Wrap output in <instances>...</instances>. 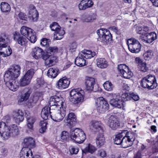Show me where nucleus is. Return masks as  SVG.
Segmentation results:
<instances>
[{
	"mask_svg": "<svg viewBox=\"0 0 158 158\" xmlns=\"http://www.w3.org/2000/svg\"><path fill=\"white\" fill-rule=\"evenodd\" d=\"M20 32L21 34L25 37L14 34V39L17 40L18 43L21 45L25 46L28 42L27 39L33 43L36 41L35 33L32 29L23 26L21 28Z\"/></svg>",
	"mask_w": 158,
	"mask_h": 158,
	"instance_id": "nucleus-1",
	"label": "nucleus"
},
{
	"mask_svg": "<svg viewBox=\"0 0 158 158\" xmlns=\"http://www.w3.org/2000/svg\"><path fill=\"white\" fill-rule=\"evenodd\" d=\"M135 139V134L129 132L127 130L122 131L115 135L113 139L114 144L121 145L124 148L131 146Z\"/></svg>",
	"mask_w": 158,
	"mask_h": 158,
	"instance_id": "nucleus-2",
	"label": "nucleus"
},
{
	"mask_svg": "<svg viewBox=\"0 0 158 158\" xmlns=\"http://www.w3.org/2000/svg\"><path fill=\"white\" fill-rule=\"evenodd\" d=\"M20 73L19 70H8L4 76V81L6 85L13 91H16L19 88V83L15 78H17Z\"/></svg>",
	"mask_w": 158,
	"mask_h": 158,
	"instance_id": "nucleus-3",
	"label": "nucleus"
},
{
	"mask_svg": "<svg viewBox=\"0 0 158 158\" xmlns=\"http://www.w3.org/2000/svg\"><path fill=\"white\" fill-rule=\"evenodd\" d=\"M96 52H92L89 50H84L79 53L78 56L75 59V62L76 64V65L77 66L76 69H78L79 66H83L86 65L85 60L84 58L86 59H91L96 55Z\"/></svg>",
	"mask_w": 158,
	"mask_h": 158,
	"instance_id": "nucleus-4",
	"label": "nucleus"
},
{
	"mask_svg": "<svg viewBox=\"0 0 158 158\" xmlns=\"http://www.w3.org/2000/svg\"><path fill=\"white\" fill-rule=\"evenodd\" d=\"M84 91L81 88L73 89L70 92V101L74 104L77 105L83 101Z\"/></svg>",
	"mask_w": 158,
	"mask_h": 158,
	"instance_id": "nucleus-5",
	"label": "nucleus"
},
{
	"mask_svg": "<svg viewBox=\"0 0 158 158\" xmlns=\"http://www.w3.org/2000/svg\"><path fill=\"white\" fill-rule=\"evenodd\" d=\"M57 51L58 48L56 47L48 48L47 52L43 56V59L45 60V65L50 67L55 64L56 59V57L49 55V53H55L57 52Z\"/></svg>",
	"mask_w": 158,
	"mask_h": 158,
	"instance_id": "nucleus-6",
	"label": "nucleus"
},
{
	"mask_svg": "<svg viewBox=\"0 0 158 158\" xmlns=\"http://www.w3.org/2000/svg\"><path fill=\"white\" fill-rule=\"evenodd\" d=\"M65 108L61 107L56 109L52 107L51 118L54 121L59 122L63 120L65 115Z\"/></svg>",
	"mask_w": 158,
	"mask_h": 158,
	"instance_id": "nucleus-7",
	"label": "nucleus"
},
{
	"mask_svg": "<svg viewBox=\"0 0 158 158\" xmlns=\"http://www.w3.org/2000/svg\"><path fill=\"white\" fill-rule=\"evenodd\" d=\"M141 85L143 88L149 89H153L157 85L155 77L152 75L144 77L141 80Z\"/></svg>",
	"mask_w": 158,
	"mask_h": 158,
	"instance_id": "nucleus-8",
	"label": "nucleus"
},
{
	"mask_svg": "<svg viewBox=\"0 0 158 158\" xmlns=\"http://www.w3.org/2000/svg\"><path fill=\"white\" fill-rule=\"evenodd\" d=\"M71 138L77 143H82L86 139V136L84 132L81 130L76 128L72 130L70 134Z\"/></svg>",
	"mask_w": 158,
	"mask_h": 158,
	"instance_id": "nucleus-9",
	"label": "nucleus"
},
{
	"mask_svg": "<svg viewBox=\"0 0 158 158\" xmlns=\"http://www.w3.org/2000/svg\"><path fill=\"white\" fill-rule=\"evenodd\" d=\"M50 106L53 107L56 109L59 107L66 108V107L65 102L63 101V99L61 96L56 95L53 96L50 98L49 102Z\"/></svg>",
	"mask_w": 158,
	"mask_h": 158,
	"instance_id": "nucleus-10",
	"label": "nucleus"
},
{
	"mask_svg": "<svg viewBox=\"0 0 158 158\" xmlns=\"http://www.w3.org/2000/svg\"><path fill=\"white\" fill-rule=\"evenodd\" d=\"M97 32L99 37V40L105 44L112 40L111 34L107 29H100L97 31Z\"/></svg>",
	"mask_w": 158,
	"mask_h": 158,
	"instance_id": "nucleus-11",
	"label": "nucleus"
},
{
	"mask_svg": "<svg viewBox=\"0 0 158 158\" xmlns=\"http://www.w3.org/2000/svg\"><path fill=\"white\" fill-rule=\"evenodd\" d=\"M97 110L99 113H104L109 109V105L103 97L97 99L96 102Z\"/></svg>",
	"mask_w": 158,
	"mask_h": 158,
	"instance_id": "nucleus-12",
	"label": "nucleus"
},
{
	"mask_svg": "<svg viewBox=\"0 0 158 158\" xmlns=\"http://www.w3.org/2000/svg\"><path fill=\"white\" fill-rule=\"evenodd\" d=\"M0 133L3 139H7L11 135L10 127L3 122H0Z\"/></svg>",
	"mask_w": 158,
	"mask_h": 158,
	"instance_id": "nucleus-13",
	"label": "nucleus"
},
{
	"mask_svg": "<svg viewBox=\"0 0 158 158\" xmlns=\"http://www.w3.org/2000/svg\"><path fill=\"white\" fill-rule=\"evenodd\" d=\"M64 125L70 128L74 126L76 123V117L73 113H69L64 120Z\"/></svg>",
	"mask_w": 158,
	"mask_h": 158,
	"instance_id": "nucleus-14",
	"label": "nucleus"
},
{
	"mask_svg": "<svg viewBox=\"0 0 158 158\" xmlns=\"http://www.w3.org/2000/svg\"><path fill=\"white\" fill-rule=\"evenodd\" d=\"M90 124L91 127L94 131L98 132L99 133L104 132L103 125L101 122L92 120L90 123Z\"/></svg>",
	"mask_w": 158,
	"mask_h": 158,
	"instance_id": "nucleus-15",
	"label": "nucleus"
},
{
	"mask_svg": "<svg viewBox=\"0 0 158 158\" xmlns=\"http://www.w3.org/2000/svg\"><path fill=\"white\" fill-rule=\"evenodd\" d=\"M70 83V79L65 77L60 79L56 83L58 88L63 89L67 88Z\"/></svg>",
	"mask_w": 158,
	"mask_h": 158,
	"instance_id": "nucleus-16",
	"label": "nucleus"
},
{
	"mask_svg": "<svg viewBox=\"0 0 158 158\" xmlns=\"http://www.w3.org/2000/svg\"><path fill=\"white\" fill-rule=\"evenodd\" d=\"M20 158H34L32 151L27 147H23L20 153Z\"/></svg>",
	"mask_w": 158,
	"mask_h": 158,
	"instance_id": "nucleus-17",
	"label": "nucleus"
},
{
	"mask_svg": "<svg viewBox=\"0 0 158 158\" xmlns=\"http://www.w3.org/2000/svg\"><path fill=\"white\" fill-rule=\"evenodd\" d=\"M156 34L154 32H152L148 34L145 33L141 38L143 42L150 44L156 40Z\"/></svg>",
	"mask_w": 158,
	"mask_h": 158,
	"instance_id": "nucleus-18",
	"label": "nucleus"
},
{
	"mask_svg": "<svg viewBox=\"0 0 158 158\" xmlns=\"http://www.w3.org/2000/svg\"><path fill=\"white\" fill-rule=\"evenodd\" d=\"M38 13L35 6L31 5L28 9V17L33 21H36Z\"/></svg>",
	"mask_w": 158,
	"mask_h": 158,
	"instance_id": "nucleus-19",
	"label": "nucleus"
},
{
	"mask_svg": "<svg viewBox=\"0 0 158 158\" xmlns=\"http://www.w3.org/2000/svg\"><path fill=\"white\" fill-rule=\"evenodd\" d=\"M108 124L109 126L113 130H116L120 125L119 121L115 117L112 115L109 118Z\"/></svg>",
	"mask_w": 158,
	"mask_h": 158,
	"instance_id": "nucleus-20",
	"label": "nucleus"
},
{
	"mask_svg": "<svg viewBox=\"0 0 158 158\" xmlns=\"http://www.w3.org/2000/svg\"><path fill=\"white\" fill-rule=\"evenodd\" d=\"M52 111V106L49 107L48 106H45L42 109L41 115L43 118L46 120L48 118V117H51V115L52 113H51Z\"/></svg>",
	"mask_w": 158,
	"mask_h": 158,
	"instance_id": "nucleus-21",
	"label": "nucleus"
},
{
	"mask_svg": "<svg viewBox=\"0 0 158 158\" xmlns=\"http://www.w3.org/2000/svg\"><path fill=\"white\" fill-rule=\"evenodd\" d=\"M95 84V79L94 78L86 77L85 78V85L87 90L91 91Z\"/></svg>",
	"mask_w": 158,
	"mask_h": 158,
	"instance_id": "nucleus-22",
	"label": "nucleus"
},
{
	"mask_svg": "<svg viewBox=\"0 0 158 158\" xmlns=\"http://www.w3.org/2000/svg\"><path fill=\"white\" fill-rule=\"evenodd\" d=\"M24 113L22 110H18L13 112V117L16 122H22L24 119Z\"/></svg>",
	"mask_w": 158,
	"mask_h": 158,
	"instance_id": "nucleus-23",
	"label": "nucleus"
},
{
	"mask_svg": "<svg viewBox=\"0 0 158 158\" xmlns=\"http://www.w3.org/2000/svg\"><path fill=\"white\" fill-rule=\"evenodd\" d=\"M96 143L97 147L100 148L105 143V139L104 132L98 133L96 138Z\"/></svg>",
	"mask_w": 158,
	"mask_h": 158,
	"instance_id": "nucleus-24",
	"label": "nucleus"
},
{
	"mask_svg": "<svg viewBox=\"0 0 158 158\" xmlns=\"http://www.w3.org/2000/svg\"><path fill=\"white\" fill-rule=\"evenodd\" d=\"M43 51L41 48L39 47L34 48L31 52L33 57L35 59H37L41 57L43 53Z\"/></svg>",
	"mask_w": 158,
	"mask_h": 158,
	"instance_id": "nucleus-25",
	"label": "nucleus"
},
{
	"mask_svg": "<svg viewBox=\"0 0 158 158\" xmlns=\"http://www.w3.org/2000/svg\"><path fill=\"white\" fill-rule=\"evenodd\" d=\"M26 119L27 123L26 126L27 128L30 130H33V125L35 122V118L33 117L29 116L28 114L26 116Z\"/></svg>",
	"mask_w": 158,
	"mask_h": 158,
	"instance_id": "nucleus-26",
	"label": "nucleus"
},
{
	"mask_svg": "<svg viewBox=\"0 0 158 158\" xmlns=\"http://www.w3.org/2000/svg\"><path fill=\"white\" fill-rule=\"evenodd\" d=\"M96 62L97 66L100 69H105L108 66L107 62L104 58H98L97 59Z\"/></svg>",
	"mask_w": 158,
	"mask_h": 158,
	"instance_id": "nucleus-27",
	"label": "nucleus"
},
{
	"mask_svg": "<svg viewBox=\"0 0 158 158\" xmlns=\"http://www.w3.org/2000/svg\"><path fill=\"white\" fill-rule=\"evenodd\" d=\"M110 104L114 106L121 108L123 106V102L122 100L117 98H113L110 102Z\"/></svg>",
	"mask_w": 158,
	"mask_h": 158,
	"instance_id": "nucleus-28",
	"label": "nucleus"
},
{
	"mask_svg": "<svg viewBox=\"0 0 158 158\" xmlns=\"http://www.w3.org/2000/svg\"><path fill=\"white\" fill-rule=\"evenodd\" d=\"M23 143L25 146L29 147V148H33L35 145V141L31 137L25 138L24 139Z\"/></svg>",
	"mask_w": 158,
	"mask_h": 158,
	"instance_id": "nucleus-29",
	"label": "nucleus"
},
{
	"mask_svg": "<svg viewBox=\"0 0 158 158\" xmlns=\"http://www.w3.org/2000/svg\"><path fill=\"white\" fill-rule=\"evenodd\" d=\"M65 33L64 30L61 28L60 29L54 33V37L56 40L62 39Z\"/></svg>",
	"mask_w": 158,
	"mask_h": 158,
	"instance_id": "nucleus-30",
	"label": "nucleus"
},
{
	"mask_svg": "<svg viewBox=\"0 0 158 158\" xmlns=\"http://www.w3.org/2000/svg\"><path fill=\"white\" fill-rule=\"evenodd\" d=\"M141 49V45L139 43H136L134 45H131V47L128 48L129 50L132 53H137L139 52Z\"/></svg>",
	"mask_w": 158,
	"mask_h": 158,
	"instance_id": "nucleus-31",
	"label": "nucleus"
},
{
	"mask_svg": "<svg viewBox=\"0 0 158 158\" xmlns=\"http://www.w3.org/2000/svg\"><path fill=\"white\" fill-rule=\"evenodd\" d=\"M120 72L125 78H130L133 75V73L130 70H119Z\"/></svg>",
	"mask_w": 158,
	"mask_h": 158,
	"instance_id": "nucleus-32",
	"label": "nucleus"
},
{
	"mask_svg": "<svg viewBox=\"0 0 158 158\" xmlns=\"http://www.w3.org/2000/svg\"><path fill=\"white\" fill-rule=\"evenodd\" d=\"M135 61L138 64L139 68L143 69H145L146 67V64L145 62H143L142 60L139 57H136L135 59Z\"/></svg>",
	"mask_w": 158,
	"mask_h": 158,
	"instance_id": "nucleus-33",
	"label": "nucleus"
},
{
	"mask_svg": "<svg viewBox=\"0 0 158 158\" xmlns=\"http://www.w3.org/2000/svg\"><path fill=\"white\" fill-rule=\"evenodd\" d=\"M96 150V148L94 146L90 144H89L87 147L82 150V152L83 154L84 153L86 154L87 152L93 153Z\"/></svg>",
	"mask_w": 158,
	"mask_h": 158,
	"instance_id": "nucleus-34",
	"label": "nucleus"
},
{
	"mask_svg": "<svg viewBox=\"0 0 158 158\" xmlns=\"http://www.w3.org/2000/svg\"><path fill=\"white\" fill-rule=\"evenodd\" d=\"M1 9L2 12H7L10 11V7L7 3L2 2L1 4Z\"/></svg>",
	"mask_w": 158,
	"mask_h": 158,
	"instance_id": "nucleus-35",
	"label": "nucleus"
},
{
	"mask_svg": "<svg viewBox=\"0 0 158 158\" xmlns=\"http://www.w3.org/2000/svg\"><path fill=\"white\" fill-rule=\"evenodd\" d=\"M94 19L92 15H90L88 14L83 15L82 17V20L85 22H90L94 20Z\"/></svg>",
	"mask_w": 158,
	"mask_h": 158,
	"instance_id": "nucleus-36",
	"label": "nucleus"
},
{
	"mask_svg": "<svg viewBox=\"0 0 158 158\" xmlns=\"http://www.w3.org/2000/svg\"><path fill=\"white\" fill-rule=\"evenodd\" d=\"M10 127L11 135L15 136L19 134V129L16 125L13 124Z\"/></svg>",
	"mask_w": 158,
	"mask_h": 158,
	"instance_id": "nucleus-37",
	"label": "nucleus"
},
{
	"mask_svg": "<svg viewBox=\"0 0 158 158\" xmlns=\"http://www.w3.org/2000/svg\"><path fill=\"white\" fill-rule=\"evenodd\" d=\"M5 51V52H0V56L3 57H6L10 55L12 53L11 48L8 46L6 47Z\"/></svg>",
	"mask_w": 158,
	"mask_h": 158,
	"instance_id": "nucleus-38",
	"label": "nucleus"
},
{
	"mask_svg": "<svg viewBox=\"0 0 158 158\" xmlns=\"http://www.w3.org/2000/svg\"><path fill=\"white\" fill-rule=\"evenodd\" d=\"M57 70H48L47 73L48 76L51 78H54L58 75V73Z\"/></svg>",
	"mask_w": 158,
	"mask_h": 158,
	"instance_id": "nucleus-39",
	"label": "nucleus"
},
{
	"mask_svg": "<svg viewBox=\"0 0 158 158\" xmlns=\"http://www.w3.org/2000/svg\"><path fill=\"white\" fill-rule=\"evenodd\" d=\"M30 94V92L29 90L22 94L19 100V102H22L24 101H26L28 98Z\"/></svg>",
	"mask_w": 158,
	"mask_h": 158,
	"instance_id": "nucleus-40",
	"label": "nucleus"
},
{
	"mask_svg": "<svg viewBox=\"0 0 158 158\" xmlns=\"http://www.w3.org/2000/svg\"><path fill=\"white\" fill-rule=\"evenodd\" d=\"M103 86L104 89L108 91H112L114 87L112 83L108 81H106L103 84Z\"/></svg>",
	"mask_w": 158,
	"mask_h": 158,
	"instance_id": "nucleus-41",
	"label": "nucleus"
},
{
	"mask_svg": "<svg viewBox=\"0 0 158 158\" xmlns=\"http://www.w3.org/2000/svg\"><path fill=\"white\" fill-rule=\"evenodd\" d=\"M35 72V70H28L24 76L31 80Z\"/></svg>",
	"mask_w": 158,
	"mask_h": 158,
	"instance_id": "nucleus-42",
	"label": "nucleus"
},
{
	"mask_svg": "<svg viewBox=\"0 0 158 158\" xmlns=\"http://www.w3.org/2000/svg\"><path fill=\"white\" fill-rule=\"evenodd\" d=\"M31 80L27 77H25L24 76L20 80V85L22 86H25L28 85L30 81Z\"/></svg>",
	"mask_w": 158,
	"mask_h": 158,
	"instance_id": "nucleus-43",
	"label": "nucleus"
},
{
	"mask_svg": "<svg viewBox=\"0 0 158 158\" xmlns=\"http://www.w3.org/2000/svg\"><path fill=\"white\" fill-rule=\"evenodd\" d=\"M153 53L152 51L148 50L143 54V56L145 60H149L152 58L153 56Z\"/></svg>",
	"mask_w": 158,
	"mask_h": 158,
	"instance_id": "nucleus-44",
	"label": "nucleus"
},
{
	"mask_svg": "<svg viewBox=\"0 0 158 158\" xmlns=\"http://www.w3.org/2000/svg\"><path fill=\"white\" fill-rule=\"evenodd\" d=\"M40 128L39 130V132L41 133L44 132L46 129L47 123L44 121H41L40 124Z\"/></svg>",
	"mask_w": 158,
	"mask_h": 158,
	"instance_id": "nucleus-45",
	"label": "nucleus"
},
{
	"mask_svg": "<svg viewBox=\"0 0 158 158\" xmlns=\"http://www.w3.org/2000/svg\"><path fill=\"white\" fill-rule=\"evenodd\" d=\"M139 43V42L138 40L134 38L129 39L127 40V41L128 48L131 47V45H134L136 43L137 44Z\"/></svg>",
	"mask_w": 158,
	"mask_h": 158,
	"instance_id": "nucleus-46",
	"label": "nucleus"
},
{
	"mask_svg": "<svg viewBox=\"0 0 158 158\" xmlns=\"http://www.w3.org/2000/svg\"><path fill=\"white\" fill-rule=\"evenodd\" d=\"M50 28L52 31L55 32L57 31L58 30L61 28L60 26L58 25L56 22H53L50 25Z\"/></svg>",
	"mask_w": 158,
	"mask_h": 158,
	"instance_id": "nucleus-47",
	"label": "nucleus"
},
{
	"mask_svg": "<svg viewBox=\"0 0 158 158\" xmlns=\"http://www.w3.org/2000/svg\"><path fill=\"white\" fill-rule=\"evenodd\" d=\"M37 83L35 84V87L38 88L43 85L44 83V81L42 78H38L37 79Z\"/></svg>",
	"mask_w": 158,
	"mask_h": 158,
	"instance_id": "nucleus-48",
	"label": "nucleus"
},
{
	"mask_svg": "<svg viewBox=\"0 0 158 158\" xmlns=\"http://www.w3.org/2000/svg\"><path fill=\"white\" fill-rule=\"evenodd\" d=\"M82 1L86 9L92 7L93 5V2L91 0H82Z\"/></svg>",
	"mask_w": 158,
	"mask_h": 158,
	"instance_id": "nucleus-49",
	"label": "nucleus"
},
{
	"mask_svg": "<svg viewBox=\"0 0 158 158\" xmlns=\"http://www.w3.org/2000/svg\"><path fill=\"white\" fill-rule=\"evenodd\" d=\"M130 94L125 92L122 95L121 97L123 102V101H126L130 100Z\"/></svg>",
	"mask_w": 158,
	"mask_h": 158,
	"instance_id": "nucleus-50",
	"label": "nucleus"
},
{
	"mask_svg": "<svg viewBox=\"0 0 158 158\" xmlns=\"http://www.w3.org/2000/svg\"><path fill=\"white\" fill-rule=\"evenodd\" d=\"M49 40L46 38H43L40 42V44L43 46L47 47L49 44Z\"/></svg>",
	"mask_w": 158,
	"mask_h": 158,
	"instance_id": "nucleus-51",
	"label": "nucleus"
},
{
	"mask_svg": "<svg viewBox=\"0 0 158 158\" xmlns=\"http://www.w3.org/2000/svg\"><path fill=\"white\" fill-rule=\"evenodd\" d=\"M69 151L71 154H76L78 152V149L76 148L73 146H71L70 147Z\"/></svg>",
	"mask_w": 158,
	"mask_h": 158,
	"instance_id": "nucleus-52",
	"label": "nucleus"
},
{
	"mask_svg": "<svg viewBox=\"0 0 158 158\" xmlns=\"http://www.w3.org/2000/svg\"><path fill=\"white\" fill-rule=\"evenodd\" d=\"M77 47V44L75 42L69 45V50L71 52H73L75 51Z\"/></svg>",
	"mask_w": 158,
	"mask_h": 158,
	"instance_id": "nucleus-53",
	"label": "nucleus"
},
{
	"mask_svg": "<svg viewBox=\"0 0 158 158\" xmlns=\"http://www.w3.org/2000/svg\"><path fill=\"white\" fill-rule=\"evenodd\" d=\"M130 100L132 99L135 101H137L139 99V96L137 95L134 93L130 94Z\"/></svg>",
	"mask_w": 158,
	"mask_h": 158,
	"instance_id": "nucleus-54",
	"label": "nucleus"
},
{
	"mask_svg": "<svg viewBox=\"0 0 158 158\" xmlns=\"http://www.w3.org/2000/svg\"><path fill=\"white\" fill-rule=\"evenodd\" d=\"M61 138L62 139L64 140H66L68 137V133L66 131H62L61 134Z\"/></svg>",
	"mask_w": 158,
	"mask_h": 158,
	"instance_id": "nucleus-55",
	"label": "nucleus"
},
{
	"mask_svg": "<svg viewBox=\"0 0 158 158\" xmlns=\"http://www.w3.org/2000/svg\"><path fill=\"white\" fill-rule=\"evenodd\" d=\"M77 66L75 65L74 64H70V63H67L64 67V69H66L68 68H70V69H73L76 68Z\"/></svg>",
	"mask_w": 158,
	"mask_h": 158,
	"instance_id": "nucleus-56",
	"label": "nucleus"
},
{
	"mask_svg": "<svg viewBox=\"0 0 158 158\" xmlns=\"http://www.w3.org/2000/svg\"><path fill=\"white\" fill-rule=\"evenodd\" d=\"M154 146L152 148V152L154 153L155 152H158V142H156L154 144Z\"/></svg>",
	"mask_w": 158,
	"mask_h": 158,
	"instance_id": "nucleus-57",
	"label": "nucleus"
},
{
	"mask_svg": "<svg viewBox=\"0 0 158 158\" xmlns=\"http://www.w3.org/2000/svg\"><path fill=\"white\" fill-rule=\"evenodd\" d=\"M79 9L80 10H84L86 9L84 3L82 0L78 5Z\"/></svg>",
	"mask_w": 158,
	"mask_h": 158,
	"instance_id": "nucleus-58",
	"label": "nucleus"
},
{
	"mask_svg": "<svg viewBox=\"0 0 158 158\" xmlns=\"http://www.w3.org/2000/svg\"><path fill=\"white\" fill-rule=\"evenodd\" d=\"M142 28L141 27H137L136 28V31L137 33L142 34V36H141V38L142 36H143V32H142Z\"/></svg>",
	"mask_w": 158,
	"mask_h": 158,
	"instance_id": "nucleus-59",
	"label": "nucleus"
},
{
	"mask_svg": "<svg viewBox=\"0 0 158 158\" xmlns=\"http://www.w3.org/2000/svg\"><path fill=\"white\" fill-rule=\"evenodd\" d=\"M128 69V67L125 64H121L120 65H118L117 69Z\"/></svg>",
	"mask_w": 158,
	"mask_h": 158,
	"instance_id": "nucleus-60",
	"label": "nucleus"
},
{
	"mask_svg": "<svg viewBox=\"0 0 158 158\" xmlns=\"http://www.w3.org/2000/svg\"><path fill=\"white\" fill-rule=\"evenodd\" d=\"M122 86L123 89L126 90L128 91L129 90L130 87L129 85L127 84L126 82H124L122 83Z\"/></svg>",
	"mask_w": 158,
	"mask_h": 158,
	"instance_id": "nucleus-61",
	"label": "nucleus"
},
{
	"mask_svg": "<svg viewBox=\"0 0 158 158\" xmlns=\"http://www.w3.org/2000/svg\"><path fill=\"white\" fill-rule=\"evenodd\" d=\"M99 155L102 157H104L106 156V152L103 150H101L98 151Z\"/></svg>",
	"mask_w": 158,
	"mask_h": 158,
	"instance_id": "nucleus-62",
	"label": "nucleus"
},
{
	"mask_svg": "<svg viewBox=\"0 0 158 158\" xmlns=\"http://www.w3.org/2000/svg\"><path fill=\"white\" fill-rule=\"evenodd\" d=\"M19 17L23 20H26L27 18L25 17V15L23 13H20L19 15Z\"/></svg>",
	"mask_w": 158,
	"mask_h": 158,
	"instance_id": "nucleus-63",
	"label": "nucleus"
},
{
	"mask_svg": "<svg viewBox=\"0 0 158 158\" xmlns=\"http://www.w3.org/2000/svg\"><path fill=\"white\" fill-rule=\"evenodd\" d=\"M20 66L18 64H14L12 65L9 69H20Z\"/></svg>",
	"mask_w": 158,
	"mask_h": 158,
	"instance_id": "nucleus-64",
	"label": "nucleus"
}]
</instances>
